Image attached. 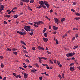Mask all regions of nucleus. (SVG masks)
Returning a JSON list of instances; mask_svg holds the SVG:
<instances>
[{
  "mask_svg": "<svg viewBox=\"0 0 80 80\" xmlns=\"http://www.w3.org/2000/svg\"><path fill=\"white\" fill-rule=\"evenodd\" d=\"M17 33H19V34H20V33H21V32H20L19 31H17Z\"/></svg>",
  "mask_w": 80,
  "mask_h": 80,
  "instance_id": "obj_54",
  "label": "nucleus"
},
{
  "mask_svg": "<svg viewBox=\"0 0 80 80\" xmlns=\"http://www.w3.org/2000/svg\"><path fill=\"white\" fill-rule=\"evenodd\" d=\"M38 58H39L40 63H42V59L40 57H38Z\"/></svg>",
  "mask_w": 80,
  "mask_h": 80,
  "instance_id": "obj_14",
  "label": "nucleus"
},
{
  "mask_svg": "<svg viewBox=\"0 0 80 80\" xmlns=\"http://www.w3.org/2000/svg\"><path fill=\"white\" fill-rule=\"evenodd\" d=\"M73 5H77V3L75 2H73Z\"/></svg>",
  "mask_w": 80,
  "mask_h": 80,
  "instance_id": "obj_53",
  "label": "nucleus"
},
{
  "mask_svg": "<svg viewBox=\"0 0 80 80\" xmlns=\"http://www.w3.org/2000/svg\"><path fill=\"white\" fill-rule=\"evenodd\" d=\"M13 75H14V77H15L16 78V77H17V74L15 73H13Z\"/></svg>",
  "mask_w": 80,
  "mask_h": 80,
  "instance_id": "obj_28",
  "label": "nucleus"
},
{
  "mask_svg": "<svg viewBox=\"0 0 80 80\" xmlns=\"http://www.w3.org/2000/svg\"><path fill=\"white\" fill-rule=\"evenodd\" d=\"M65 18H62V19H61V22L62 23H63V22H64V21H65Z\"/></svg>",
  "mask_w": 80,
  "mask_h": 80,
  "instance_id": "obj_11",
  "label": "nucleus"
},
{
  "mask_svg": "<svg viewBox=\"0 0 80 80\" xmlns=\"http://www.w3.org/2000/svg\"><path fill=\"white\" fill-rule=\"evenodd\" d=\"M49 62H50V63H52V64H53V62L52 61H51V60H50Z\"/></svg>",
  "mask_w": 80,
  "mask_h": 80,
  "instance_id": "obj_50",
  "label": "nucleus"
},
{
  "mask_svg": "<svg viewBox=\"0 0 80 80\" xmlns=\"http://www.w3.org/2000/svg\"><path fill=\"white\" fill-rule=\"evenodd\" d=\"M54 20L55 23H56L58 24L60 23L59 22H58V19H57V18H55L54 19Z\"/></svg>",
  "mask_w": 80,
  "mask_h": 80,
  "instance_id": "obj_3",
  "label": "nucleus"
},
{
  "mask_svg": "<svg viewBox=\"0 0 80 80\" xmlns=\"http://www.w3.org/2000/svg\"><path fill=\"white\" fill-rule=\"evenodd\" d=\"M44 36L45 37H47V33L46 32L44 33Z\"/></svg>",
  "mask_w": 80,
  "mask_h": 80,
  "instance_id": "obj_18",
  "label": "nucleus"
},
{
  "mask_svg": "<svg viewBox=\"0 0 80 80\" xmlns=\"http://www.w3.org/2000/svg\"><path fill=\"white\" fill-rule=\"evenodd\" d=\"M58 28L57 27H56L55 26H53V29L54 30H57V29H58Z\"/></svg>",
  "mask_w": 80,
  "mask_h": 80,
  "instance_id": "obj_9",
  "label": "nucleus"
},
{
  "mask_svg": "<svg viewBox=\"0 0 80 80\" xmlns=\"http://www.w3.org/2000/svg\"><path fill=\"white\" fill-rule=\"evenodd\" d=\"M73 65H74V63H72L70 64V65H69V67H71L72 66H73Z\"/></svg>",
  "mask_w": 80,
  "mask_h": 80,
  "instance_id": "obj_36",
  "label": "nucleus"
},
{
  "mask_svg": "<svg viewBox=\"0 0 80 80\" xmlns=\"http://www.w3.org/2000/svg\"><path fill=\"white\" fill-rule=\"evenodd\" d=\"M75 67L73 66V67H71L70 68V70H71L72 72H73V71H74L75 70Z\"/></svg>",
  "mask_w": 80,
  "mask_h": 80,
  "instance_id": "obj_4",
  "label": "nucleus"
},
{
  "mask_svg": "<svg viewBox=\"0 0 80 80\" xmlns=\"http://www.w3.org/2000/svg\"><path fill=\"white\" fill-rule=\"evenodd\" d=\"M35 24H36V25H39L40 23H43V22L42 21H39V22H34Z\"/></svg>",
  "mask_w": 80,
  "mask_h": 80,
  "instance_id": "obj_2",
  "label": "nucleus"
},
{
  "mask_svg": "<svg viewBox=\"0 0 80 80\" xmlns=\"http://www.w3.org/2000/svg\"><path fill=\"white\" fill-rule=\"evenodd\" d=\"M75 37H76V38H77V37H78V33L75 35Z\"/></svg>",
  "mask_w": 80,
  "mask_h": 80,
  "instance_id": "obj_48",
  "label": "nucleus"
},
{
  "mask_svg": "<svg viewBox=\"0 0 80 80\" xmlns=\"http://www.w3.org/2000/svg\"><path fill=\"white\" fill-rule=\"evenodd\" d=\"M2 10L3 9L1 8H0V12H2Z\"/></svg>",
  "mask_w": 80,
  "mask_h": 80,
  "instance_id": "obj_61",
  "label": "nucleus"
},
{
  "mask_svg": "<svg viewBox=\"0 0 80 80\" xmlns=\"http://www.w3.org/2000/svg\"><path fill=\"white\" fill-rule=\"evenodd\" d=\"M46 30H47V28H44V30L43 31L42 33H45V32L46 31Z\"/></svg>",
  "mask_w": 80,
  "mask_h": 80,
  "instance_id": "obj_15",
  "label": "nucleus"
},
{
  "mask_svg": "<svg viewBox=\"0 0 80 80\" xmlns=\"http://www.w3.org/2000/svg\"><path fill=\"white\" fill-rule=\"evenodd\" d=\"M38 3L40 5H42V6L43 4H44V2L43 1H39Z\"/></svg>",
  "mask_w": 80,
  "mask_h": 80,
  "instance_id": "obj_7",
  "label": "nucleus"
},
{
  "mask_svg": "<svg viewBox=\"0 0 80 80\" xmlns=\"http://www.w3.org/2000/svg\"><path fill=\"white\" fill-rule=\"evenodd\" d=\"M17 7H15V8H13V9H12V10H16V9H17Z\"/></svg>",
  "mask_w": 80,
  "mask_h": 80,
  "instance_id": "obj_64",
  "label": "nucleus"
},
{
  "mask_svg": "<svg viewBox=\"0 0 80 80\" xmlns=\"http://www.w3.org/2000/svg\"><path fill=\"white\" fill-rule=\"evenodd\" d=\"M8 51H9V52H11V51H12V49L8 48Z\"/></svg>",
  "mask_w": 80,
  "mask_h": 80,
  "instance_id": "obj_44",
  "label": "nucleus"
},
{
  "mask_svg": "<svg viewBox=\"0 0 80 80\" xmlns=\"http://www.w3.org/2000/svg\"><path fill=\"white\" fill-rule=\"evenodd\" d=\"M39 48H40V49H41V50H44V48H42L40 46L38 47Z\"/></svg>",
  "mask_w": 80,
  "mask_h": 80,
  "instance_id": "obj_16",
  "label": "nucleus"
},
{
  "mask_svg": "<svg viewBox=\"0 0 80 80\" xmlns=\"http://www.w3.org/2000/svg\"><path fill=\"white\" fill-rule=\"evenodd\" d=\"M1 68H3V67H4V65H3V64L1 63Z\"/></svg>",
  "mask_w": 80,
  "mask_h": 80,
  "instance_id": "obj_22",
  "label": "nucleus"
},
{
  "mask_svg": "<svg viewBox=\"0 0 80 80\" xmlns=\"http://www.w3.org/2000/svg\"><path fill=\"white\" fill-rule=\"evenodd\" d=\"M23 52L24 53H28V52H27L25 50H24Z\"/></svg>",
  "mask_w": 80,
  "mask_h": 80,
  "instance_id": "obj_58",
  "label": "nucleus"
},
{
  "mask_svg": "<svg viewBox=\"0 0 80 80\" xmlns=\"http://www.w3.org/2000/svg\"><path fill=\"white\" fill-rule=\"evenodd\" d=\"M20 4L22 6L23 5V2H22L21 1L20 2Z\"/></svg>",
  "mask_w": 80,
  "mask_h": 80,
  "instance_id": "obj_34",
  "label": "nucleus"
},
{
  "mask_svg": "<svg viewBox=\"0 0 80 80\" xmlns=\"http://www.w3.org/2000/svg\"><path fill=\"white\" fill-rule=\"evenodd\" d=\"M67 34H66L65 35H63L62 36V38H65V37H67Z\"/></svg>",
  "mask_w": 80,
  "mask_h": 80,
  "instance_id": "obj_21",
  "label": "nucleus"
},
{
  "mask_svg": "<svg viewBox=\"0 0 80 80\" xmlns=\"http://www.w3.org/2000/svg\"><path fill=\"white\" fill-rule=\"evenodd\" d=\"M58 77L59 78H60V79H62V77L61 76V75L60 74H59L58 75Z\"/></svg>",
  "mask_w": 80,
  "mask_h": 80,
  "instance_id": "obj_35",
  "label": "nucleus"
},
{
  "mask_svg": "<svg viewBox=\"0 0 80 80\" xmlns=\"http://www.w3.org/2000/svg\"><path fill=\"white\" fill-rule=\"evenodd\" d=\"M56 42L57 44H58V41L57 39H56Z\"/></svg>",
  "mask_w": 80,
  "mask_h": 80,
  "instance_id": "obj_42",
  "label": "nucleus"
},
{
  "mask_svg": "<svg viewBox=\"0 0 80 80\" xmlns=\"http://www.w3.org/2000/svg\"><path fill=\"white\" fill-rule=\"evenodd\" d=\"M44 5L47 4V3H48V2L46 1H44Z\"/></svg>",
  "mask_w": 80,
  "mask_h": 80,
  "instance_id": "obj_27",
  "label": "nucleus"
},
{
  "mask_svg": "<svg viewBox=\"0 0 80 80\" xmlns=\"http://www.w3.org/2000/svg\"><path fill=\"white\" fill-rule=\"evenodd\" d=\"M75 15H77V16H80V14L78 12L77 13H76Z\"/></svg>",
  "mask_w": 80,
  "mask_h": 80,
  "instance_id": "obj_24",
  "label": "nucleus"
},
{
  "mask_svg": "<svg viewBox=\"0 0 80 80\" xmlns=\"http://www.w3.org/2000/svg\"><path fill=\"white\" fill-rule=\"evenodd\" d=\"M28 77V74L27 73H25L24 74V78H27Z\"/></svg>",
  "mask_w": 80,
  "mask_h": 80,
  "instance_id": "obj_8",
  "label": "nucleus"
},
{
  "mask_svg": "<svg viewBox=\"0 0 80 80\" xmlns=\"http://www.w3.org/2000/svg\"><path fill=\"white\" fill-rule=\"evenodd\" d=\"M28 67H29V68H33V67L32 66L30 65L28 66Z\"/></svg>",
  "mask_w": 80,
  "mask_h": 80,
  "instance_id": "obj_38",
  "label": "nucleus"
},
{
  "mask_svg": "<svg viewBox=\"0 0 80 80\" xmlns=\"http://www.w3.org/2000/svg\"><path fill=\"white\" fill-rule=\"evenodd\" d=\"M42 7H43L44 8H46V6H45V5H44V4H43L42 6Z\"/></svg>",
  "mask_w": 80,
  "mask_h": 80,
  "instance_id": "obj_30",
  "label": "nucleus"
},
{
  "mask_svg": "<svg viewBox=\"0 0 80 80\" xmlns=\"http://www.w3.org/2000/svg\"><path fill=\"white\" fill-rule=\"evenodd\" d=\"M5 17H7V18H10V16L9 15H6Z\"/></svg>",
  "mask_w": 80,
  "mask_h": 80,
  "instance_id": "obj_20",
  "label": "nucleus"
},
{
  "mask_svg": "<svg viewBox=\"0 0 80 80\" xmlns=\"http://www.w3.org/2000/svg\"><path fill=\"white\" fill-rule=\"evenodd\" d=\"M45 5L47 8H49V4H48V3L45 4Z\"/></svg>",
  "mask_w": 80,
  "mask_h": 80,
  "instance_id": "obj_19",
  "label": "nucleus"
},
{
  "mask_svg": "<svg viewBox=\"0 0 80 80\" xmlns=\"http://www.w3.org/2000/svg\"><path fill=\"white\" fill-rule=\"evenodd\" d=\"M66 56H67V57H68V58H69V57H70V55H69V53L68 54H66Z\"/></svg>",
  "mask_w": 80,
  "mask_h": 80,
  "instance_id": "obj_46",
  "label": "nucleus"
},
{
  "mask_svg": "<svg viewBox=\"0 0 80 80\" xmlns=\"http://www.w3.org/2000/svg\"><path fill=\"white\" fill-rule=\"evenodd\" d=\"M23 67H24V68H27V66L25 65L24 66H23Z\"/></svg>",
  "mask_w": 80,
  "mask_h": 80,
  "instance_id": "obj_60",
  "label": "nucleus"
},
{
  "mask_svg": "<svg viewBox=\"0 0 80 80\" xmlns=\"http://www.w3.org/2000/svg\"><path fill=\"white\" fill-rule=\"evenodd\" d=\"M21 43H22V44H24V43H25V42H24L23 41H21Z\"/></svg>",
  "mask_w": 80,
  "mask_h": 80,
  "instance_id": "obj_59",
  "label": "nucleus"
},
{
  "mask_svg": "<svg viewBox=\"0 0 80 80\" xmlns=\"http://www.w3.org/2000/svg\"><path fill=\"white\" fill-rule=\"evenodd\" d=\"M31 27L30 26H26L24 27V28L26 31L27 32H30V28Z\"/></svg>",
  "mask_w": 80,
  "mask_h": 80,
  "instance_id": "obj_1",
  "label": "nucleus"
},
{
  "mask_svg": "<svg viewBox=\"0 0 80 80\" xmlns=\"http://www.w3.org/2000/svg\"><path fill=\"white\" fill-rule=\"evenodd\" d=\"M13 53L14 55H17V53H18V52H13Z\"/></svg>",
  "mask_w": 80,
  "mask_h": 80,
  "instance_id": "obj_41",
  "label": "nucleus"
},
{
  "mask_svg": "<svg viewBox=\"0 0 80 80\" xmlns=\"http://www.w3.org/2000/svg\"><path fill=\"white\" fill-rule=\"evenodd\" d=\"M37 69H34V70H31V72H32V73H35V71H37Z\"/></svg>",
  "mask_w": 80,
  "mask_h": 80,
  "instance_id": "obj_12",
  "label": "nucleus"
},
{
  "mask_svg": "<svg viewBox=\"0 0 80 80\" xmlns=\"http://www.w3.org/2000/svg\"><path fill=\"white\" fill-rule=\"evenodd\" d=\"M28 24L29 25H33V23H31V22H29L28 23Z\"/></svg>",
  "mask_w": 80,
  "mask_h": 80,
  "instance_id": "obj_32",
  "label": "nucleus"
},
{
  "mask_svg": "<svg viewBox=\"0 0 80 80\" xmlns=\"http://www.w3.org/2000/svg\"><path fill=\"white\" fill-rule=\"evenodd\" d=\"M49 12L50 13H52V12H53V10L51 9L50 10Z\"/></svg>",
  "mask_w": 80,
  "mask_h": 80,
  "instance_id": "obj_51",
  "label": "nucleus"
},
{
  "mask_svg": "<svg viewBox=\"0 0 80 80\" xmlns=\"http://www.w3.org/2000/svg\"><path fill=\"white\" fill-rule=\"evenodd\" d=\"M33 32H31L29 33V35L31 36H32V35H33Z\"/></svg>",
  "mask_w": 80,
  "mask_h": 80,
  "instance_id": "obj_37",
  "label": "nucleus"
},
{
  "mask_svg": "<svg viewBox=\"0 0 80 80\" xmlns=\"http://www.w3.org/2000/svg\"><path fill=\"white\" fill-rule=\"evenodd\" d=\"M33 25V26H34V27H37V28L38 27V25H36V24H34Z\"/></svg>",
  "mask_w": 80,
  "mask_h": 80,
  "instance_id": "obj_31",
  "label": "nucleus"
},
{
  "mask_svg": "<svg viewBox=\"0 0 80 80\" xmlns=\"http://www.w3.org/2000/svg\"><path fill=\"white\" fill-rule=\"evenodd\" d=\"M13 17L14 18H17L18 17V14L14 15Z\"/></svg>",
  "mask_w": 80,
  "mask_h": 80,
  "instance_id": "obj_10",
  "label": "nucleus"
},
{
  "mask_svg": "<svg viewBox=\"0 0 80 80\" xmlns=\"http://www.w3.org/2000/svg\"><path fill=\"white\" fill-rule=\"evenodd\" d=\"M42 6L40 5L39 7H38V8H42Z\"/></svg>",
  "mask_w": 80,
  "mask_h": 80,
  "instance_id": "obj_43",
  "label": "nucleus"
},
{
  "mask_svg": "<svg viewBox=\"0 0 80 80\" xmlns=\"http://www.w3.org/2000/svg\"><path fill=\"white\" fill-rule=\"evenodd\" d=\"M24 2H26V3H28L29 0H24Z\"/></svg>",
  "mask_w": 80,
  "mask_h": 80,
  "instance_id": "obj_23",
  "label": "nucleus"
},
{
  "mask_svg": "<svg viewBox=\"0 0 80 80\" xmlns=\"http://www.w3.org/2000/svg\"><path fill=\"white\" fill-rule=\"evenodd\" d=\"M7 78V77H4L3 79V80H6V79Z\"/></svg>",
  "mask_w": 80,
  "mask_h": 80,
  "instance_id": "obj_63",
  "label": "nucleus"
},
{
  "mask_svg": "<svg viewBox=\"0 0 80 80\" xmlns=\"http://www.w3.org/2000/svg\"><path fill=\"white\" fill-rule=\"evenodd\" d=\"M43 40L44 41V42H47L48 40V38H42Z\"/></svg>",
  "mask_w": 80,
  "mask_h": 80,
  "instance_id": "obj_6",
  "label": "nucleus"
},
{
  "mask_svg": "<svg viewBox=\"0 0 80 80\" xmlns=\"http://www.w3.org/2000/svg\"><path fill=\"white\" fill-rule=\"evenodd\" d=\"M18 77H19V78H21V77H22L20 75H18L16 76V78H18Z\"/></svg>",
  "mask_w": 80,
  "mask_h": 80,
  "instance_id": "obj_25",
  "label": "nucleus"
},
{
  "mask_svg": "<svg viewBox=\"0 0 80 80\" xmlns=\"http://www.w3.org/2000/svg\"><path fill=\"white\" fill-rule=\"evenodd\" d=\"M47 52H48V54H51V52H50L48 51Z\"/></svg>",
  "mask_w": 80,
  "mask_h": 80,
  "instance_id": "obj_62",
  "label": "nucleus"
},
{
  "mask_svg": "<svg viewBox=\"0 0 80 80\" xmlns=\"http://www.w3.org/2000/svg\"><path fill=\"white\" fill-rule=\"evenodd\" d=\"M69 55L70 57H72L73 55H75V52H73V53H69Z\"/></svg>",
  "mask_w": 80,
  "mask_h": 80,
  "instance_id": "obj_5",
  "label": "nucleus"
},
{
  "mask_svg": "<svg viewBox=\"0 0 80 80\" xmlns=\"http://www.w3.org/2000/svg\"><path fill=\"white\" fill-rule=\"evenodd\" d=\"M4 24H5V25H6V24H7V22L6 21H4Z\"/></svg>",
  "mask_w": 80,
  "mask_h": 80,
  "instance_id": "obj_55",
  "label": "nucleus"
},
{
  "mask_svg": "<svg viewBox=\"0 0 80 80\" xmlns=\"http://www.w3.org/2000/svg\"><path fill=\"white\" fill-rule=\"evenodd\" d=\"M62 77L63 78H65V76H64V74L63 73L62 74Z\"/></svg>",
  "mask_w": 80,
  "mask_h": 80,
  "instance_id": "obj_33",
  "label": "nucleus"
},
{
  "mask_svg": "<svg viewBox=\"0 0 80 80\" xmlns=\"http://www.w3.org/2000/svg\"><path fill=\"white\" fill-rule=\"evenodd\" d=\"M20 35H24V34H23V32H21V33H20Z\"/></svg>",
  "mask_w": 80,
  "mask_h": 80,
  "instance_id": "obj_40",
  "label": "nucleus"
},
{
  "mask_svg": "<svg viewBox=\"0 0 80 80\" xmlns=\"http://www.w3.org/2000/svg\"><path fill=\"white\" fill-rule=\"evenodd\" d=\"M34 1H35L34 0H31V1L30 2V3H33V2H34Z\"/></svg>",
  "mask_w": 80,
  "mask_h": 80,
  "instance_id": "obj_26",
  "label": "nucleus"
},
{
  "mask_svg": "<svg viewBox=\"0 0 80 80\" xmlns=\"http://www.w3.org/2000/svg\"><path fill=\"white\" fill-rule=\"evenodd\" d=\"M45 18H47V19H48L49 20H50V18H48V17H47V16H45Z\"/></svg>",
  "mask_w": 80,
  "mask_h": 80,
  "instance_id": "obj_45",
  "label": "nucleus"
},
{
  "mask_svg": "<svg viewBox=\"0 0 80 80\" xmlns=\"http://www.w3.org/2000/svg\"><path fill=\"white\" fill-rule=\"evenodd\" d=\"M75 19H76V20H79V19H80V18H75Z\"/></svg>",
  "mask_w": 80,
  "mask_h": 80,
  "instance_id": "obj_52",
  "label": "nucleus"
},
{
  "mask_svg": "<svg viewBox=\"0 0 80 80\" xmlns=\"http://www.w3.org/2000/svg\"><path fill=\"white\" fill-rule=\"evenodd\" d=\"M12 51H16V50H17V49H16L15 48H13L12 49Z\"/></svg>",
  "mask_w": 80,
  "mask_h": 80,
  "instance_id": "obj_39",
  "label": "nucleus"
},
{
  "mask_svg": "<svg viewBox=\"0 0 80 80\" xmlns=\"http://www.w3.org/2000/svg\"><path fill=\"white\" fill-rule=\"evenodd\" d=\"M79 46L78 45L75 46L73 48V49H76L77 48H78Z\"/></svg>",
  "mask_w": 80,
  "mask_h": 80,
  "instance_id": "obj_13",
  "label": "nucleus"
},
{
  "mask_svg": "<svg viewBox=\"0 0 80 80\" xmlns=\"http://www.w3.org/2000/svg\"><path fill=\"white\" fill-rule=\"evenodd\" d=\"M35 65H36V66L37 67V68L39 67V66H38V64L37 63H35Z\"/></svg>",
  "mask_w": 80,
  "mask_h": 80,
  "instance_id": "obj_29",
  "label": "nucleus"
},
{
  "mask_svg": "<svg viewBox=\"0 0 80 80\" xmlns=\"http://www.w3.org/2000/svg\"><path fill=\"white\" fill-rule=\"evenodd\" d=\"M22 47L24 49H26V48H25V46H22Z\"/></svg>",
  "mask_w": 80,
  "mask_h": 80,
  "instance_id": "obj_57",
  "label": "nucleus"
},
{
  "mask_svg": "<svg viewBox=\"0 0 80 80\" xmlns=\"http://www.w3.org/2000/svg\"><path fill=\"white\" fill-rule=\"evenodd\" d=\"M1 8H2V9H3L4 8H5V7H4V6L3 5H1Z\"/></svg>",
  "mask_w": 80,
  "mask_h": 80,
  "instance_id": "obj_17",
  "label": "nucleus"
},
{
  "mask_svg": "<svg viewBox=\"0 0 80 80\" xmlns=\"http://www.w3.org/2000/svg\"><path fill=\"white\" fill-rule=\"evenodd\" d=\"M75 59V58L74 57H72L71 58V60H74Z\"/></svg>",
  "mask_w": 80,
  "mask_h": 80,
  "instance_id": "obj_49",
  "label": "nucleus"
},
{
  "mask_svg": "<svg viewBox=\"0 0 80 80\" xmlns=\"http://www.w3.org/2000/svg\"><path fill=\"white\" fill-rule=\"evenodd\" d=\"M39 80H42V77H39Z\"/></svg>",
  "mask_w": 80,
  "mask_h": 80,
  "instance_id": "obj_56",
  "label": "nucleus"
},
{
  "mask_svg": "<svg viewBox=\"0 0 80 80\" xmlns=\"http://www.w3.org/2000/svg\"><path fill=\"white\" fill-rule=\"evenodd\" d=\"M25 57H28V58H30V56H28L27 55L25 54Z\"/></svg>",
  "mask_w": 80,
  "mask_h": 80,
  "instance_id": "obj_47",
  "label": "nucleus"
}]
</instances>
